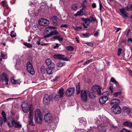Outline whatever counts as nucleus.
Segmentation results:
<instances>
[{
  "mask_svg": "<svg viewBox=\"0 0 132 132\" xmlns=\"http://www.w3.org/2000/svg\"><path fill=\"white\" fill-rule=\"evenodd\" d=\"M35 121L37 123L41 124L42 121L41 113L39 109L36 110L35 114Z\"/></svg>",
  "mask_w": 132,
  "mask_h": 132,
  "instance_id": "f257e3e1",
  "label": "nucleus"
},
{
  "mask_svg": "<svg viewBox=\"0 0 132 132\" xmlns=\"http://www.w3.org/2000/svg\"><path fill=\"white\" fill-rule=\"evenodd\" d=\"M53 100L54 98L51 96L45 94L44 96L43 103L44 105H47L49 104L50 101H53Z\"/></svg>",
  "mask_w": 132,
  "mask_h": 132,
  "instance_id": "f03ea898",
  "label": "nucleus"
},
{
  "mask_svg": "<svg viewBox=\"0 0 132 132\" xmlns=\"http://www.w3.org/2000/svg\"><path fill=\"white\" fill-rule=\"evenodd\" d=\"M112 112L116 114H119L121 112V109L120 107L118 104H114L111 108Z\"/></svg>",
  "mask_w": 132,
  "mask_h": 132,
  "instance_id": "7ed1b4c3",
  "label": "nucleus"
},
{
  "mask_svg": "<svg viewBox=\"0 0 132 132\" xmlns=\"http://www.w3.org/2000/svg\"><path fill=\"white\" fill-rule=\"evenodd\" d=\"M27 68L28 72L31 75H33L35 73L32 66L30 62H28L27 63Z\"/></svg>",
  "mask_w": 132,
  "mask_h": 132,
  "instance_id": "20e7f679",
  "label": "nucleus"
},
{
  "mask_svg": "<svg viewBox=\"0 0 132 132\" xmlns=\"http://www.w3.org/2000/svg\"><path fill=\"white\" fill-rule=\"evenodd\" d=\"M86 91L84 90L81 91V97L82 100L84 102H86L87 98Z\"/></svg>",
  "mask_w": 132,
  "mask_h": 132,
  "instance_id": "39448f33",
  "label": "nucleus"
},
{
  "mask_svg": "<svg viewBox=\"0 0 132 132\" xmlns=\"http://www.w3.org/2000/svg\"><path fill=\"white\" fill-rule=\"evenodd\" d=\"M53 118L52 115L49 113H47L45 114L44 116V120L45 122L48 123L52 122Z\"/></svg>",
  "mask_w": 132,
  "mask_h": 132,
  "instance_id": "423d86ee",
  "label": "nucleus"
},
{
  "mask_svg": "<svg viewBox=\"0 0 132 132\" xmlns=\"http://www.w3.org/2000/svg\"><path fill=\"white\" fill-rule=\"evenodd\" d=\"M75 91V89L73 88H68L66 90V95L68 97L71 96L73 95Z\"/></svg>",
  "mask_w": 132,
  "mask_h": 132,
  "instance_id": "0eeeda50",
  "label": "nucleus"
},
{
  "mask_svg": "<svg viewBox=\"0 0 132 132\" xmlns=\"http://www.w3.org/2000/svg\"><path fill=\"white\" fill-rule=\"evenodd\" d=\"M39 23L41 26H46L49 23V21L48 20L44 18L40 19L39 21Z\"/></svg>",
  "mask_w": 132,
  "mask_h": 132,
  "instance_id": "6e6552de",
  "label": "nucleus"
},
{
  "mask_svg": "<svg viewBox=\"0 0 132 132\" xmlns=\"http://www.w3.org/2000/svg\"><path fill=\"white\" fill-rule=\"evenodd\" d=\"M22 109L25 113H27L28 111V109H27L28 108V104L27 102H22Z\"/></svg>",
  "mask_w": 132,
  "mask_h": 132,
  "instance_id": "1a4fd4ad",
  "label": "nucleus"
},
{
  "mask_svg": "<svg viewBox=\"0 0 132 132\" xmlns=\"http://www.w3.org/2000/svg\"><path fill=\"white\" fill-rule=\"evenodd\" d=\"M1 79L3 82L5 81L6 82V85L8 84V79L7 78V75L6 73H3L2 74Z\"/></svg>",
  "mask_w": 132,
  "mask_h": 132,
  "instance_id": "9d476101",
  "label": "nucleus"
},
{
  "mask_svg": "<svg viewBox=\"0 0 132 132\" xmlns=\"http://www.w3.org/2000/svg\"><path fill=\"white\" fill-rule=\"evenodd\" d=\"M92 89L93 91H96L98 93L99 95H101L102 94L101 93V87L100 86L97 85L93 86L92 87Z\"/></svg>",
  "mask_w": 132,
  "mask_h": 132,
  "instance_id": "9b49d317",
  "label": "nucleus"
},
{
  "mask_svg": "<svg viewBox=\"0 0 132 132\" xmlns=\"http://www.w3.org/2000/svg\"><path fill=\"white\" fill-rule=\"evenodd\" d=\"M108 98L106 96L102 97L99 100V102L101 104H103L105 103L106 101L108 100Z\"/></svg>",
  "mask_w": 132,
  "mask_h": 132,
  "instance_id": "f8f14e48",
  "label": "nucleus"
},
{
  "mask_svg": "<svg viewBox=\"0 0 132 132\" xmlns=\"http://www.w3.org/2000/svg\"><path fill=\"white\" fill-rule=\"evenodd\" d=\"M120 101L118 99H114L110 101V104L111 105L119 104Z\"/></svg>",
  "mask_w": 132,
  "mask_h": 132,
  "instance_id": "ddd939ff",
  "label": "nucleus"
},
{
  "mask_svg": "<svg viewBox=\"0 0 132 132\" xmlns=\"http://www.w3.org/2000/svg\"><path fill=\"white\" fill-rule=\"evenodd\" d=\"M81 19L87 26H88L90 23V21H91L89 18H81Z\"/></svg>",
  "mask_w": 132,
  "mask_h": 132,
  "instance_id": "4468645a",
  "label": "nucleus"
},
{
  "mask_svg": "<svg viewBox=\"0 0 132 132\" xmlns=\"http://www.w3.org/2000/svg\"><path fill=\"white\" fill-rule=\"evenodd\" d=\"M31 112H30V114H29L28 118L29 119V125H31L32 126L34 125L33 122V115L31 114Z\"/></svg>",
  "mask_w": 132,
  "mask_h": 132,
  "instance_id": "2eb2a0df",
  "label": "nucleus"
},
{
  "mask_svg": "<svg viewBox=\"0 0 132 132\" xmlns=\"http://www.w3.org/2000/svg\"><path fill=\"white\" fill-rule=\"evenodd\" d=\"M57 94L61 97H63L64 94V89L63 88H61L59 90Z\"/></svg>",
  "mask_w": 132,
  "mask_h": 132,
  "instance_id": "dca6fc26",
  "label": "nucleus"
},
{
  "mask_svg": "<svg viewBox=\"0 0 132 132\" xmlns=\"http://www.w3.org/2000/svg\"><path fill=\"white\" fill-rule=\"evenodd\" d=\"M120 11L121 12V16L123 18L128 17L127 15V13H126L125 10L123 9H120Z\"/></svg>",
  "mask_w": 132,
  "mask_h": 132,
  "instance_id": "f3484780",
  "label": "nucleus"
},
{
  "mask_svg": "<svg viewBox=\"0 0 132 132\" xmlns=\"http://www.w3.org/2000/svg\"><path fill=\"white\" fill-rule=\"evenodd\" d=\"M123 125L132 128V123L128 121H126L124 122Z\"/></svg>",
  "mask_w": 132,
  "mask_h": 132,
  "instance_id": "a211bd4d",
  "label": "nucleus"
},
{
  "mask_svg": "<svg viewBox=\"0 0 132 132\" xmlns=\"http://www.w3.org/2000/svg\"><path fill=\"white\" fill-rule=\"evenodd\" d=\"M14 126L15 127L19 128L21 127L22 125L19 122L14 120Z\"/></svg>",
  "mask_w": 132,
  "mask_h": 132,
  "instance_id": "6ab92c4d",
  "label": "nucleus"
},
{
  "mask_svg": "<svg viewBox=\"0 0 132 132\" xmlns=\"http://www.w3.org/2000/svg\"><path fill=\"white\" fill-rule=\"evenodd\" d=\"M83 8H82L79 11H78L75 14V16H77L79 15H82L84 14V13L83 11Z\"/></svg>",
  "mask_w": 132,
  "mask_h": 132,
  "instance_id": "aec40b11",
  "label": "nucleus"
},
{
  "mask_svg": "<svg viewBox=\"0 0 132 132\" xmlns=\"http://www.w3.org/2000/svg\"><path fill=\"white\" fill-rule=\"evenodd\" d=\"M58 18L57 16H54L52 17V19L53 23L54 25H56L57 24V19Z\"/></svg>",
  "mask_w": 132,
  "mask_h": 132,
  "instance_id": "412c9836",
  "label": "nucleus"
},
{
  "mask_svg": "<svg viewBox=\"0 0 132 132\" xmlns=\"http://www.w3.org/2000/svg\"><path fill=\"white\" fill-rule=\"evenodd\" d=\"M1 115L3 118V120L4 122H6L7 121L6 114L5 112L3 111H2L1 112Z\"/></svg>",
  "mask_w": 132,
  "mask_h": 132,
  "instance_id": "4be33fe9",
  "label": "nucleus"
},
{
  "mask_svg": "<svg viewBox=\"0 0 132 132\" xmlns=\"http://www.w3.org/2000/svg\"><path fill=\"white\" fill-rule=\"evenodd\" d=\"M88 96L89 98L91 99H94L96 97L95 94L93 92H89Z\"/></svg>",
  "mask_w": 132,
  "mask_h": 132,
  "instance_id": "5701e85b",
  "label": "nucleus"
},
{
  "mask_svg": "<svg viewBox=\"0 0 132 132\" xmlns=\"http://www.w3.org/2000/svg\"><path fill=\"white\" fill-rule=\"evenodd\" d=\"M79 122L81 123H83L84 125V126L86 125V119L83 118H79L78 119Z\"/></svg>",
  "mask_w": 132,
  "mask_h": 132,
  "instance_id": "b1692460",
  "label": "nucleus"
},
{
  "mask_svg": "<svg viewBox=\"0 0 132 132\" xmlns=\"http://www.w3.org/2000/svg\"><path fill=\"white\" fill-rule=\"evenodd\" d=\"M53 69L50 67H48V68L46 69V72L49 75L51 74L52 73V70Z\"/></svg>",
  "mask_w": 132,
  "mask_h": 132,
  "instance_id": "393cba45",
  "label": "nucleus"
},
{
  "mask_svg": "<svg viewBox=\"0 0 132 132\" xmlns=\"http://www.w3.org/2000/svg\"><path fill=\"white\" fill-rule=\"evenodd\" d=\"M14 120H13L11 121L10 122H8L7 124L10 127H12L13 126H14Z\"/></svg>",
  "mask_w": 132,
  "mask_h": 132,
  "instance_id": "a878e982",
  "label": "nucleus"
},
{
  "mask_svg": "<svg viewBox=\"0 0 132 132\" xmlns=\"http://www.w3.org/2000/svg\"><path fill=\"white\" fill-rule=\"evenodd\" d=\"M1 3L3 6L5 7L7 9H9L6 1H3L1 2Z\"/></svg>",
  "mask_w": 132,
  "mask_h": 132,
  "instance_id": "bb28decb",
  "label": "nucleus"
},
{
  "mask_svg": "<svg viewBox=\"0 0 132 132\" xmlns=\"http://www.w3.org/2000/svg\"><path fill=\"white\" fill-rule=\"evenodd\" d=\"M76 92L77 94H79L80 93V89L79 84L76 86Z\"/></svg>",
  "mask_w": 132,
  "mask_h": 132,
  "instance_id": "cd10ccee",
  "label": "nucleus"
},
{
  "mask_svg": "<svg viewBox=\"0 0 132 132\" xmlns=\"http://www.w3.org/2000/svg\"><path fill=\"white\" fill-rule=\"evenodd\" d=\"M51 28L52 27H49L46 28L44 30V32L46 33L49 32L50 33V32H51L52 31Z\"/></svg>",
  "mask_w": 132,
  "mask_h": 132,
  "instance_id": "c85d7f7f",
  "label": "nucleus"
},
{
  "mask_svg": "<svg viewBox=\"0 0 132 132\" xmlns=\"http://www.w3.org/2000/svg\"><path fill=\"white\" fill-rule=\"evenodd\" d=\"M89 18L90 19V20L91 21H90V23L96 21L97 22L96 18L94 17L93 15H91L90 16Z\"/></svg>",
  "mask_w": 132,
  "mask_h": 132,
  "instance_id": "c756f323",
  "label": "nucleus"
},
{
  "mask_svg": "<svg viewBox=\"0 0 132 132\" xmlns=\"http://www.w3.org/2000/svg\"><path fill=\"white\" fill-rule=\"evenodd\" d=\"M40 70L41 72L42 73H44L46 72V69L45 68V67L44 66H42L40 68Z\"/></svg>",
  "mask_w": 132,
  "mask_h": 132,
  "instance_id": "7c9ffc66",
  "label": "nucleus"
},
{
  "mask_svg": "<svg viewBox=\"0 0 132 132\" xmlns=\"http://www.w3.org/2000/svg\"><path fill=\"white\" fill-rule=\"evenodd\" d=\"M24 45L28 48H32L33 47V46L32 44L26 43H24Z\"/></svg>",
  "mask_w": 132,
  "mask_h": 132,
  "instance_id": "2f4dec72",
  "label": "nucleus"
},
{
  "mask_svg": "<svg viewBox=\"0 0 132 132\" xmlns=\"http://www.w3.org/2000/svg\"><path fill=\"white\" fill-rule=\"evenodd\" d=\"M11 82L12 83L15 84L19 83V82L18 80H15L13 78H12L11 79Z\"/></svg>",
  "mask_w": 132,
  "mask_h": 132,
  "instance_id": "473e14b6",
  "label": "nucleus"
},
{
  "mask_svg": "<svg viewBox=\"0 0 132 132\" xmlns=\"http://www.w3.org/2000/svg\"><path fill=\"white\" fill-rule=\"evenodd\" d=\"M123 109L125 110V112H126L128 113H130L131 111L129 107L127 106L124 107Z\"/></svg>",
  "mask_w": 132,
  "mask_h": 132,
  "instance_id": "72a5a7b5",
  "label": "nucleus"
},
{
  "mask_svg": "<svg viewBox=\"0 0 132 132\" xmlns=\"http://www.w3.org/2000/svg\"><path fill=\"white\" fill-rule=\"evenodd\" d=\"M29 107V109L28 110H30L29 114H30V112H31V114L33 115V108L32 106V105H30L29 106H28V107Z\"/></svg>",
  "mask_w": 132,
  "mask_h": 132,
  "instance_id": "f704fd0d",
  "label": "nucleus"
},
{
  "mask_svg": "<svg viewBox=\"0 0 132 132\" xmlns=\"http://www.w3.org/2000/svg\"><path fill=\"white\" fill-rule=\"evenodd\" d=\"M52 62L51 60L50 59H46V62L47 65H49L51 64V62Z\"/></svg>",
  "mask_w": 132,
  "mask_h": 132,
  "instance_id": "c9c22d12",
  "label": "nucleus"
},
{
  "mask_svg": "<svg viewBox=\"0 0 132 132\" xmlns=\"http://www.w3.org/2000/svg\"><path fill=\"white\" fill-rule=\"evenodd\" d=\"M61 98L62 97L60 96H59V95L57 94V95H55L54 98H53L54 100L55 101H57V100H59L60 98Z\"/></svg>",
  "mask_w": 132,
  "mask_h": 132,
  "instance_id": "e433bc0d",
  "label": "nucleus"
},
{
  "mask_svg": "<svg viewBox=\"0 0 132 132\" xmlns=\"http://www.w3.org/2000/svg\"><path fill=\"white\" fill-rule=\"evenodd\" d=\"M125 9L126 10L128 11L132 10V4L130 5L129 7L128 6L126 7L125 8Z\"/></svg>",
  "mask_w": 132,
  "mask_h": 132,
  "instance_id": "4c0bfd02",
  "label": "nucleus"
},
{
  "mask_svg": "<svg viewBox=\"0 0 132 132\" xmlns=\"http://www.w3.org/2000/svg\"><path fill=\"white\" fill-rule=\"evenodd\" d=\"M78 7L77 6L76 4H74L72 6L71 8L74 10H76L77 9Z\"/></svg>",
  "mask_w": 132,
  "mask_h": 132,
  "instance_id": "58836bf2",
  "label": "nucleus"
},
{
  "mask_svg": "<svg viewBox=\"0 0 132 132\" xmlns=\"http://www.w3.org/2000/svg\"><path fill=\"white\" fill-rule=\"evenodd\" d=\"M66 49L68 50L69 51H72L74 50V48L72 46H67L66 47Z\"/></svg>",
  "mask_w": 132,
  "mask_h": 132,
  "instance_id": "ea45409f",
  "label": "nucleus"
},
{
  "mask_svg": "<svg viewBox=\"0 0 132 132\" xmlns=\"http://www.w3.org/2000/svg\"><path fill=\"white\" fill-rule=\"evenodd\" d=\"M73 27L77 31H80L82 29V27L81 26Z\"/></svg>",
  "mask_w": 132,
  "mask_h": 132,
  "instance_id": "a19ab883",
  "label": "nucleus"
},
{
  "mask_svg": "<svg viewBox=\"0 0 132 132\" xmlns=\"http://www.w3.org/2000/svg\"><path fill=\"white\" fill-rule=\"evenodd\" d=\"M93 60V59H91L86 61L84 63L83 65H85L86 64H87L90 63L92 62Z\"/></svg>",
  "mask_w": 132,
  "mask_h": 132,
  "instance_id": "79ce46f5",
  "label": "nucleus"
},
{
  "mask_svg": "<svg viewBox=\"0 0 132 132\" xmlns=\"http://www.w3.org/2000/svg\"><path fill=\"white\" fill-rule=\"evenodd\" d=\"M59 33L56 30H54L53 31H51V34L52 36L55 34H58Z\"/></svg>",
  "mask_w": 132,
  "mask_h": 132,
  "instance_id": "37998d69",
  "label": "nucleus"
},
{
  "mask_svg": "<svg viewBox=\"0 0 132 132\" xmlns=\"http://www.w3.org/2000/svg\"><path fill=\"white\" fill-rule=\"evenodd\" d=\"M10 35L11 37H14L16 36V34L13 31H12L11 32Z\"/></svg>",
  "mask_w": 132,
  "mask_h": 132,
  "instance_id": "c03bdc74",
  "label": "nucleus"
},
{
  "mask_svg": "<svg viewBox=\"0 0 132 132\" xmlns=\"http://www.w3.org/2000/svg\"><path fill=\"white\" fill-rule=\"evenodd\" d=\"M110 81H111L112 82L116 84H118V82L113 77H112L111 78Z\"/></svg>",
  "mask_w": 132,
  "mask_h": 132,
  "instance_id": "a18cd8bd",
  "label": "nucleus"
},
{
  "mask_svg": "<svg viewBox=\"0 0 132 132\" xmlns=\"http://www.w3.org/2000/svg\"><path fill=\"white\" fill-rule=\"evenodd\" d=\"M64 63L59 62L57 63V66L59 67H62L64 65Z\"/></svg>",
  "mask_w": 132,
  "mask_h": 132,
  "instance_id": "49530a36",
  "label": "nucleus"
},
{
  "mask_svg": "<svg viewBox=\"0 0 132 132\" xmlns=\"http://www.w3.org/2000/svg\"><path fill=\"white\" fill-rule=\"evenodd\" d=\"M121 94V92L118 91L115 92L114 94L115 96L117 97L118 96L120 95Z\"/></svg>",
  "mask_w": 132,
  "mask_h": 132,
  "instance_id": "de8ad7c7",
  "label": "nucleus"
},
{
  "mask_svg": "<svg viewBox=\"0 0 132 132\" xmlns=\"http://www.w3.org/2000/svg\"><path fill=\"white\" fill-rule=\"evenodd\" d=\"M103 126H102L99 125L97 126V128L100 131H103Z\"/></svg>",
  "mask_w": 132,
  "mask_h": 132,
  "instance_id": "09e8293b",
  "label": "nucleus"
},
{
  "mask_svg": "<svg viewBox=\"0 0 132 132\" xmlns=\"http://www.w3.org/2000/svg\"><path fill=\"white\" fill-rule=\"evenodd\" d=\"M121 132H131V131L130 130H127L125 128H123L121 130Z\"/></svg>",
  "mask_w": 132,
  "mask_h": 132,
  "instance_id": "8fccbe9b",
  "label": "nucleus"
},
{
  "mask_svg": "<svg viewBox=\"0 0 132 132\" xmlns=\"http://www.w3.org/2000/svg\"><path fill=\"white\" fill-rule=\"evenodd\" d=\"M99 9L100 10H101L103 8L102 3H101L100 0H99Z\"/></svg>",
  "mask_w": 132,
  "mask_h": 132,
  "instance_id": "3c124183",
  "label": "nucleus"
},
{
  "mask_svg": "<svg viewBox=\"0 0 132 132\" xmlns=\"http://www.w3.org/2000/svg\"><path fill=\"white\" fill-rule=\"evenodd\" d=\"M50 65V67L51 68H52L53 69H54L55 67V64L53 62H51V64L49 65Z\"/></svg>",
  "mask_w": 132,
  "mask_h": 132,
  "instance_id": "603ef678",
  "label": "nucleus"
},
{
  "mask_svg": "<svg viewBox=\"0 0 132 132\" xmlns=\"http://www.w3.org/2000/svg\"><path fill=\"white\" fill-rule=\"evenodd\" d=\"M99 33V30H97L94 34V35L95 37H97L98 36Z\"/></svg>",
  "mask_w": 132,
  "mask_h": 132,
  "instance_id": "864d4df0",
  "label": "nucleus"
},
{
  "mask_svg": "<svg viewBox=\"0 0 132 132\" xmlns=\"http://www.w3.org/2000/svg\"><path fill=\"white\" fill-rule=\"evenodd\" d=\"M61 57V55H54L53 56L54 58L55 59H59L60 57Z\"/></svg>",
  "mask_w": 132,
  "mask_h": 132,
  "instance_id": "5fc2aeb1",
  "label": "nucleus"
},
{
  "mask_svg": "<svg viewBox=\"0 0 132 132\" xmlns=\"http://www.w3.org/2000/svg\"><path fill=\"white\" fill-rule=\"evenodd\" d=\"M52 36V35H51V32H50V33H49V34H48V33L46 35H45L44 36V38H46L47 37H50V36Z\"/></svg>",
  "mask_w": 132,
  "mask_h": 132,
  "instance_id": "6e6d98bb",
  "label": "nucleus"
},
{
  "mask_svg": "<svg viewBox=\"0 0 132 132\" xmlns=\"http://www.w3.org/2000/svg\"><path fill=\"white\" fill-rule=\"evenodd\" d=\"M122 49L121 48H119L118 50V55L119 56L122 51Z\"/></svg>",
  "mask_w": 132,
  "mask_h": 132,
  "instance_id": "4d7b16f0",
  "label": "nucleus"
},
{
  "mask_svg": "<svg viewBox=\"0 0 132 132\" xmlns=\"http://www.w3.org/2000/svg\"><path fill=\"white\" fill-rule=\"evenodd\" d=\"M59 76H56L53 79V81L55 82L57 81V79L59 78Z\"/></svg>",
  "mask_w": 132,
  "mask_h": 132,
  "instance_id": "13d9d810",
  "label": "nucleus"
},
{
  "mask_svg": "<svg viewBox=\"0 0 132 132\" xmlns=\"http://www.w3.org/2000/svg\"><path fill=\"white\" fill-rule=\"evenodd\" d=\"M61 57H60V58H59V59L65 60V61H66V60L67 59L66 58H64L63 57H64V55H61Z\"/></svg>",
  "mask_w": 132,
  "mask_h": 132,
  "instance_id": "bf43d9fd",
  "label": "nucleus"
},
{
  "mask_svg": "<svg viewBox=\"0 0 132 132\" xmlns=\"http://www.w3.org/2000/svg\"><path fill=\"white\" fill-rule=\"evenodd\" d=\"M63 38L61 36H58V40L60 41H62L63 40Z\"/></svg>",
  "mask_w": 132,
  "mask_h": 132,
  "instance_id": "052dcab7",
  "label": "nucleus"
},
{
  "mask_svg": "<svg viewBox=\"0 0 132 132\" xmlns=\"http://www.w3.org/2000/svg\"><path fill=\"white\" fill-rule=\"evenodd\" d=\"M3 122V120L2 118L1 117H0V126H1Z\"/></svg>",
  "mask_w": 132,
  "mask_h": 132,
  "instance_id": "680f3d73",
  "label": "nucleus"
},
{
  "mask_svg": "<svg viewBox=\"0 0 132 132\" xmlns=\"http://www.w3.org/2000/svg\"><path fill=\"white\" fill-rule=\"evenodd\" d=\"M86 44H87L88 45L92 46H93V44L91 43V42H89L88 43H85Z\"/></svg>",
  "mask_w": 132,
  "mask_h": 132,
  "instance_id": "e2e57ef3",
  "label": "nucleus"
},
{
  "mask_svg": "<svg viewBox=\"0 0 132 132\" xmlns=\"http://www.w3.org/2000/svg\"><path fill=\"white\" fill-rule=\"evenodd\" d=\"M68 27V26L67 24H62L61 26V28L64 27V28H67Z\"/></svg>",
  "mask_w": 132,
  "mask_h": 132,
  "instance_id": "0e129e2a",
  "label": "nucleus"
},
{
  "mask_svg": "<svg viewBox=\"0 0 132 132\" xmlns=\"http://www.w3.org/2000/svg\"><path fill=\"white\" fill-rule=\"evenodd\" d=\"M89 35V34L87 33H86V34H82V35L83 36H84V37H87Z\"/></svg>",
  "mask_w": 132,
  "mask_h": 132,
  "instance_id": "69168bd1",
  "label": "nucleus"
},
{
  "mask_svg": "<svg viewBox=\"0 0 132 132\" xmlns=\"http://www.w3.org/2000/svg\"><path fill=\"white\" fill-rule=\"evenodd\" d=\"M92 6L93 8H95L96 7V5L95 3H94L92 4Z\"/></svg>",
  "mask_w": 132,
  "mask_h": 132,
  "instance_id": "338daca9",
  "label": "nucleus"
},
{
  "mask_svg": "<svg viewBox=\"0 0 132 132\" xmlns=\"http://www.w3.org/2000/svg\"><path fill=\"white\" fill-rule=\"evenodd\" d=\"M1 57H2L3 59H4V57L5 56V55L3 53H1Z\"/></svg>",
  "mask_w": 132,
  "mask_h": 132,
  "instance_id": "774afa93",
  "label": "nucleus"
}]
</instances>
